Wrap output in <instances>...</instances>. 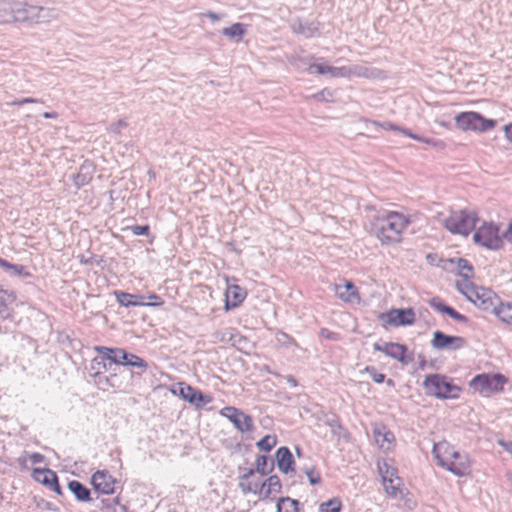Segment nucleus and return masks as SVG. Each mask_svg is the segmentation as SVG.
<instances>
[{"label": "nucleus", "mask_w": 512, "mask_h": 512, "mask_svg": "<svg viewBox=\"0 0 512 512\" xmlns=\"http://www.w3.org/2000/svg\"><path fill=\"white\" fill-rule=\"evenodd\" d=\"M410 223L409 217L402 213L383 211L372 218L369 232L382 245H395L402 242L403 232Z\"/></svg>", "instance_id": "nucleus-1"}, {"label": "nucleus", "mask_w": 512, "mask_h": 512, "mask_svg": "<svg viewBox=\"0 0 512 512\" xmlns=\"http://www.w3.org/2000/svg\"><path fill=\"white\" fill-rule=\"evenodd\" d=\"M94 350L99 354H105L107 358L115 365L129 366L135 368L132 377L142 376L149 368V364L143 358L133 353L127 352L123 348H110L106 346H95Z\"/></svg>", "instance_id": "nucleus-2"}, {"label": "nucleus", "mask_w": 512, "mask_h": 512, "mask_svg": "<svg viewBox=\"0 0 512 512\" xmlns=\"http://www.w3.org/2000/svg\"><path fill=\"white\" fill-rule=\"evenodd\" d=\"M433 455L442 468L448 470L458 477L466 476L471 472V461L465 452L455 451L453 448H446L444 456L438 453L437 445L434 446Z\"/></svg>", "instance_id": "nucleus-3"}, {"label": "nucleus", "mask_w": 512, "mask_h": 512, "mask_svg": "<svg viewBox=\"0 0 512 512\" xmlns=\"http://www.w3.org/2000/svg\"><path fill=\"white\" fill-rule=\"evenodd\" d=\"M423 387L426 394L438 399H457L460 387L453 384L447 376L442 374H429L425 376Z\"/></svg>", "instance_id": "nucleus-4"}, {"label": "nucleus", "mask_w": 512, "mask_h": 512, "mask_svg": "<svg viewBox=\"0 0 512 512\" xmlns=\"http://www.w3.org/2000/svg\"><path fill=\"white\" fill-rule=\"evenodd\" d=\"M478 216L476 212L463 209L454 211L449 217L444 219V227L453 234H461L467 236L476 226Z\"/></svg>", "instance_id": "nucleus-5"}, {"label": "nucleus", "mask_w": 512, "mask_h": 512, "mask_svg": "<svg viewBox=\"0 0 512 512\" xmlns=\"http://www.w3.org/2000/svg\"><path fill=\"white\" fill-rule=\"evenodd\" d=\"M471 293L459 288V292L463 294L468 301L473 303L477 308L491 312L495 315L500 298L490 289L483 287H470Z\"/></svg>", "instance_id": "nucleus-6"}, {"label": "nucleus", "mask_w": 512, "mask_h": 512, "mask_svg": "<svg viewBox=\"0 0 512 512\" xmlns=\"http://www.w3.org/2000/svg\"><path fill=\"white\" fill-rule=\"evenodd\" d=\"M456 126L463 130H471L477 132H486L493 129L497 121L487 119L482 114L474 111L462 112L455 117Z\"/></svg>", "instance_id": "nucleus-7"}, {"label": "nucleus", "mask_w": 512, "mask_h": 512, "mask_svg": "<svg viewBox=\"0 0 512 512\" xmlns=\"http://www.w3.org/2000/svg\"><path fill=\"white\" fill-rule=\"evenodd\" d=\"M475 244L485 247L489 250H500L503 248V236L499 235V228L494 224H484L479 227L474 235Z\"/></svg>", "instance_id": "nucleus-8"}, {"label": "nucleus", "mask_w": 512, "mask_h": 512, "mask_svg": "<svg viewBox=\"0 0 512 512\" xmlns=\"http://www.w3.org/2000/svg\"><path fill=\"white\" fill-rule=\"evenodd\" d=\"M507 379L502 374H478L470 381V387L481 393L498 392L503 390Z\"/></svg>", "instance_id": "nucleus-9"}, {"label": "nucleus", "mask_w": 512, "mask_h": 512, "mask_svg": "<svg viewBox=\"0 0 512 512\" xmlns=\"http://www.w3.org/2000/svg\"><path fill=\"white\" fill-rule=\"evenodd\" d=\"M379 320L383 326H407L415 322V312L412 308L391 309L387 312L380 313Z\"/></svg>", "instance_id": "nucleus-10"}, {"label": "nucleus", "mask_w": 512, "mask_h": 512, "mask_svg": "<svg viewBox=\"0 0 512 512\" xmlns=\"http://www.w3.org/2000/svg\"><path fill=\"white\" fill-rule=\"evenodd\" d=\"M220 414L229 419L241 433L251 432L254 428L252 417L236 407L226 406L221 409Z\"/></svg>", "instance_id": "nucleus-11"}, {"label": "nucleus", "mask_w": 512, "mask_h": 512, "mask_svg": "<svg viewBox=\"0 0 512 512\" xmlns=\"http://www.w3.org/2000/svg\"><path fill=\"white\" fill-rule=\"evenodd\" d=\"M373 348L375 351L383 352L387 356L399 361L403 365H408L413 361L412 356L406 355L408 348L404 344L395 342H384L381 344L379 342H375L373 344Z\"/></svg>", "instance_id": "nucleus-12"}, {"label": "nucleus", "mask_w": 512, "mask_h": 512, "mask_svg": "<svg viewBox=\"0 0 512 512\" xmlns=\"http://www.w3.org/2000/svg\"><path fill=\"white\" fill-rule=\"evenodd\" d=\"M466 345L465 338L461 336L447 335L442 331H435L431 346L437 350H459Z\"/></svg>", "instance_id": "nucleus-13"}, {"label": "nucleus", "mask_w": 512, "mask_h": 512, "mask_svg": "<svg viewBox=\"0 0 512 512\" xmlns=\"http://www.w3.org/2000/svg\"><path fill=\"white\" fill-rule=\"evenodd\" d=\"M91 483L96 491L102 494H113L116 480L107 471L98 470L92 475Z\"/></svg>", "instance_id": "nucleus-14"}, {"label": "nucleus", "mask_w": 512, "mask_h": 512, "mask_svg": "<svg viewBox=\"0 0 512 512\" xmlns=\"http://www.w3.org/2000/svg\"><path fill=\"white\" fill-rule=\"evenodd\" d=\"M113 364L114 363H112L105 354H101V357H95L91 360L90 370L94 371V377H99V382H101L103 379L111 387H114L115 384L113 383V379L115 378L116 374H112L110 377L102 376V370H110Z\"/></svg>", "instance_id": "nucleus-15"}, {"label": "nucleus", "mask_w": 512, "mask_h": 512, "mask_svg": "<svg viewBox=\"0 0 512 512\" xmlns=\"http://www.w3.org/2000/svg\"><path fill=\"white\" fill-rule=\"evenodd\" d=\"M356 76L366 79H380L384 77L382 70L370 66L354 64L345 66V77Z\"/></svg>", "instance_id": "nucleus-16"}, {"label": "nucleus", "mask_w": 512, "mask_h": 512, "mask_svg": "<svg viewBox=\"0 0 512 512\" xmlns=\"http://www.w3.org/2000/svg\"><path fill=\"white\" fill-rule=\"evenodd\" d=\"M429 306L442 313V314H446L448 315L449 317H451L452 319L460 322V323H465L467 324L469 322V319L467 316L459 313L458 311H456L453 307L447 305L440 297H433L432 299L429 300Z\"/></svg>", "instance_id": "nucleus-17"}, {"label": "nucleus", "mask_w": 512, "mask_h": 512, "mask_svg": "<svg viewBox=\"0 0 512 512\" xmlns=\"http://www.w3.org/2000/svg\"><path fill=\"white\" fill-rule=\"evenodd\" d=\"M247 291L245 288L236 284L228 285L225 292V309L230 310L238 307L246 298Z\"/></svg>", "instance_id": "nucleus-18"}, {"label": "nucleus", "mask_w": 512, "mask_h": 512, "mask_svg": "<svg viewBox=\"0 0 512 512\" xmlns=\"http://www.w3.org/2000/svg\"><path fill=\"white\" fill-rule=\"evenodd\" d=\"M40 9L41 6L37 5L27 3L19 4V7L13 9L14 17L19 21H34L40 23Z\"/></svg>", "instance_id": "nucleus-19"}, {"label": "nucleus", "mask_w": 512, "mask_h": 512, "mask_svg": "<svg viewBox=\"0 0 512 512\" xmlns=\"http://www.w3.org/2000/svg\"><path fill=\"white\" fill-rule=\"evenodd\" d=\"M117 302L124 307H135V306H161L164 301L155 303H144L142 301L143 296L130 294L124 291H114Z\"/></svg>", "instance_id": "nucleus-20"}, {"label": "nucleus", "mask_w": 512, "mask_h": 512, "mask_svg": "<svg viewBox=\"0 0 512 512\" xmlns=\"http://www.w3.org/2000/svg\"><path fill=\"white\" fill-rule=\"evenodd\" d=\"M276 460L278 469L288 474L290 472H295V460L293 454L290 449L286 446H281L276 451Z\"/></svg>", "instance_id": "nucleus-21"}, {"label": "nucleus", "mask_w": 512, "mask_h": 512, "mask_svg": "<svg viewBox=\"0 0 512 512\" xmlns=\"http://www.w3.org/2000/svg\"><path fill=\"white\" fill-rule=\"evenodd\" d=\"M291 28L294 33L303 35L306 38L314 37L319 33V25L314 21L309 22L296 19L291 24Z\"/></svg>", "instance_id": "nucleus-22"}, {"label": "nucleus", "mask_w": 512, "mask_h": 512, "mask_svg": "<svg viewBox=\"0 0 512 512\" xmlns=\"http://www.w3.org/2000/svg\"><path fill=\"white\" fill-rule=\"evenodd\" d=\"M186 394L187 397H185V401L193 405L196 409H201L205 405L213 401V397L211 395L204 394L203 392L192 386H190V388H187Z\"/></svg>", "instance_id": "nucleus-23"}, {"label": "nucleus", "mask_w": 512, "mask_h": 512, "mask_svg": "<svg viewBox=\"0 0 512 512\" xmlns=\"http://www.w3.org/2000/svg\"><path fill=\"white\" fill-rule=\"evenodd\" d=\"M33 476L37 482L42 483L49 489L53 486L55 482L58 481L57 474L49 468H35L33 470Z\"/></svg>", "instance_id": "nucleus-24"}, {"label": "nucleus", "mask_w": 512, "mask_h": 512, "mask_svg": "<svg viewBox=\"0 0 512 512\" xmlns=\"http://www.w3.org/2000/svg\"><path fill=\"white\" fill-rule=\"evenodd\" d=\"M68 489L79 502H89L91 500L90 490L80 481L71 480L68 482Z\"/></svg>", "instance_id": "nucleus-25"}, {"label": "nucleus", "mask_w": 512, "mask_h": 512, "mask_svg": "<svg viewBox=\"0 0 512 512\" xmlns=\"http://www.w3.org/2000/svg\"><path fill=\"white\" fill-rule=\"evenodd\" d=\"M277 512H303L301 503L290 497H281L276 504Z\"/></svg>", "instance_id": "nucleus-26"}, {"label": "nucleus", "mask_w": 512, "mask_h": 512, "mask_svg": "<svg viewBox=\"0 0 512 512\" xmlns=\"http://www.w3.org/2000/svg\"><path fill=\"white\" fill-rule=\"evenodd\" d=\"M344 291L340 285H336V295L345 302H353L355 298L359 299V294L355 285L351 281H346Z\"/></svg>", "instance_id": "nucleus-27"}, {"label": "nucleus", "mask_w": 512, "mask_h": 512, "mask_svg": "<svg viewBox=\"0 0 512 512\" xmlns=\"http://www.w3.org/2000/svg\"><path fill=\"white\" fill-rule=\"evenodd\" d=\"M93 178V169L90 164L80 166L78 173L74 177V184L77 188L87 185Z\"/></svg>", "instance_id": "nucleus-28"}, {"label": "nucleus", "mask_w": 512, "mask_h": 512, "mask_svg": "<svg viewBox=\"0 0 512 512\" xmlns=\"http://www.w3.org/2000/svg\"><path fill=\"white\" fill-rule=\"evenodd\" d=\"M282 485L278 476L272 475L266 481L261 484V493L264 491V497H269L272 493H279Z\"/></svg>", "instance_id": "nucleus-29"}, {"label": "nucleus", "mask_w": 512, "mask_h": 512, "mask_svg": "<svg viewBox=\"0 0 512 512\" xmlns=\"http://www.w3.org/2000/svg\"><path fill=\"white\" fill-rule=\"evenodd\" d=\"M310 69H314L318 74L324 75L329 73L332 77H345V66L334 67L324 64H313Z\"/></svg>", "instance_id": "nucleus-30"}, {"label": "nucleus", "mask_w": 512, "mask_h": 512, "mask_svg": "<svg viewBox=\"0 0 512 512\" xmlns=\"http://www.w3.org/2000/svg\"><path fill=\"white\" fill-rule=\"evenodd\" d=\"M397 480V484H394V479L388 478V476H383V486L386 491V493L392 497L397 498L399 496H402V489L400 488L401 479L399 477L395 478Z\"/></svg>", "instance_id": "nucleus-31"}, {"label": "nucleus", "mask_w": 512, "mask_h": 512, "mask_svg": "<svg viewBox=\"0 0 512 512\" xmlns=\"http://www.w3.org/2000/svg\"><path fill=\"white\" fill-rule=\"evenodd\" d=\"M246 29L243 23H234L230 27H225L221 30V33L230 38L235 39L237 42L240 41L245 34Z\"/></svg>", "instance_id": "nucleus-32"}, {"label": "nucleus", "mask_w": 512, "mask_h": 512, "mask_svg": "<svg viewBox=\"0 0 512 512\" xmlns=\"http://www.w3.org/2000/svg\"><path fill=\"white\" fill-rule=\"evenodd\" d=\"M495 315L504 323L512 325V304L499 302Z\"/></svg>", "instance_id": "nucleus-33"}, {"label": "nucleus", "mask_w": 512, "mask_h": 512, "mask_svg": "<svg viewBox=\"0 0 512 512\" xmlns=\"http://www.w3.org/2000/svg\"><path fill=\"white\" fill-rule=\"evenodd\" d=\"M274 469V461L265 455H260L256 460V471L261 475H267Z\"/></svg>", "instance_id": "nucleus-34"}, {"label": "nucleus", "mask_w": 512, "mask_h": 512, "mask_svg": "<svg viewBox=\"0 0 512 512\" xmlns=\"http://www.w3.org/2000/svg\"><path fill=\"white\" fill-rule=\"evenodd\" d=\"M458 274L466 280H469L473 276L472 264L464 258L457 259Z\"/></svg>", "instance_id": "nucleus-35"}, {"label": "nucleus", "mask_w": 512, "mask_h": 512, "mask_svg": "<svg viewBox=\"0 0 512 512\" xmlns=\"http://www.w3.org/2000/svg\"><path fill=\"white\" fill-rule=\"evenodd\" d=\"M342 503L339 498H332L326 502L321 503L319 512H340Z\"/></svg>", "instance_id": "nucleus-36"}, {"label": "nucleus", "mask_w": 512, "mask_h": 512, "mask_svg": "<svg viewBox=\"0 0 512 512\" xmlns=\"http://www.w3.org/2000/svg\"><path fill=\"white\" fill-rule=\"evenodd\" d=\"M276 444L277 438L274 435H266L256 443L257 447L265 452L271 451Z\"/></svg>", "instance_id": "nucleus-37"}, {"label": "nucleus", "mask_w": 512, "mask_h": 512, "mask_svg": "<svg viewBox=\"0 0 512 512\" xmlns=\"http://www.w3.org/2000/svg\"><path fill=\"white\" fill-rule=\"evenodd\" d=\"M40 13V22H48L51 19H56L59 14L57 9L44 6H41Z\"/></svg>", "instance_id": "nucleus-38"}, {"label": "nucleus", "mask_w": 512, "mask_h": 512, "mask_svg": "<svg viewBox=\"0 0 512 512\" xmlns=\"http://www.w3.org/2000/svg\"><path fill=\"white\" fill-rule=\"evenodd\" d=\"M9 266L10 267H5V270L11 275L24 277L30 276V274L25 271V266L23 265L12 264L9 262Z\"/></svg>", "instance_id": "nucleus-39"}, {"label": "nucleus", "mask_w": 512, "mask_h": 512, "mask_svg": "<svg viewBox=\"0 0 512 512\" xmlns=\"http://www.w3.org/2000/svg\"><path fill=\"white\" fill-rule=\"evenodd\" d=\"M308 481L311 485H319L322 482V477L318 469L316 467L311 466L309 468V473H307Z\"/></svg>", "instance_id": "nucleus-40"}, {"label": "nucleus", "mask_w": 512, "mask_h": 512, "mask_svg": "<svg viewBox=\"0 0 512 512\" xmlns=\"http://www.w3.org/2000/svg\"><path fill=\"white\" fill-rule=\"evenodd\" d=\"M364 371L370 375L372 380L376 383H383L385 381V374L379 373L374 366H366Z\"/></svg>", "instance_id": "nucleus-41"}, {"label": "nucleus", "mask_w": 512, "mask_h": 512, "mask_svg": "<svg viewBox=\"0 0 512 512\" xmlns=\"http://www.w3.org/2000/svg\"><path fill=\"white\" fill-rule=\"evenodd\" d=\"M334 91L329 88H324L321 91L315 93L313 98L318 101H332L334 97Z\"/></svg>", "instance_id": "nucleus-42"}, {"label": "nucleus", "mask_w": 512, "mask_h": 512, "mask_svg": "<svg viewBox=\"0 0 512 512\" xmlns=\"http://www.w3.org/2000/svg\"><path fill=\"white\" fill-rule=\"evenodd\" d=\"M379 471L383 476H388V478H396L397 476V469L393 466L388 465L387 463H384L383 466H379Z\"/></svg>", "instance_id": "nucleus-43"}, {"label": "nucleus", "mask_w": 512, "mask_h": 512, "mask_svg": "<svg viewBox=\"0 0 512 512\" xmlns=\"http://www.w3.org/2000/svg\"><path fill=\"white\" fill-rule=\"evenodd\" d=\"M191 385L185 383V382H180L178 383V388L177 389H172L171 392L174 394V395H178L180 398H182L183 400H185V397H187V388H190Z\"/></svg>", "instance_id": "nucleus-44"}, {"label": "nucleus", "mask_w": 512, "mask_h": 512, "mask_svg": "<svg viewBox=\"0 0 512 512\" xmlns=\"http://www.w3.org/2000/svg\"><path fill=\"white\" fill-rule=\"evenodd\" d=\"M130 229L133 232V234L136 236H140V235L147 236L150 232L149 225H134V226H131Z\"/></svg>", "instance_id": "nucleus-45"}, {"label": "nucleus", "mask_w": 512, "mask_h": 512, "mask_svg": "<svg viewBox=\"0 0 512 512\" xmlns=\"http://www.w3.org/2000/svg\"><path fill=\"white\" fill-rule=\"evenodd\" d=\"M11 309L6 304V301L1 297L0 298V317L3 319H8L11 317Z\"/></svg>", "instance_id": "nucleus-46"}, {"label": "nucleus", "mask_w": 512, "mask_h": 512, "mask_svg": "<svg viewBox=\"0 0 512 512\" xmlns=\"http://www.w3.org/2000/svg\"><path fill=\"white\" fill-rule=\"evenodd\" d=\"M399 132L403 133L404 135L416 140V141H419V142H424V143H427V144H430L431 143V140L430 139H424L423 137L417 135V134H414L412 133L409 129H406V128H401L399 129Z\"/></svg>", "instance_id": "nucleus-47"}, {"label": "nucleus", "mask_w": 512, "mask_h": 512, "mask_svg": "<svg viewBox=\"0 0 512 512\" xmlns=\"http://www.w3.org/2000/svg\"><path fill=\"white\" fill-rule=\"evenodd\" d=\"M239 487L240 489L242 490V492L244 494H248V493H254V494H260L261 491H259L257 488H253V485L252 483H245V481H240L239 482Z\"/></svg>", "instance_id": "nucleus-48"}, {"label": "nucleus", "mask_w": 512, "mask_h": 512, "mask_svg": "<svg viewBox=\"0 0 512 512\" xmlns=\"http://www.w3.org/2000/svg\"><path fill=\"white\" fill-rule=\"evenodd\" d=\"M41 101L39 99H36V98H31V97H27V98H21V99H15L13 100L10 105L12 106H22L24 104H29V103H40Z\"/></svg>", "instance_id": "nucleus-49"}, {"label": "nucleus", "mask_w": 512, "mask_h": 512, "mask_svg": "<svg viewBox=\"0 0 512 512\" xmlns=\"http://www.w3.org/2000/svg\"><path fill=\"white\" fill-rule=\"evenodd\" d=\"M126 126L127 123L124 120H118L116 123L111 125V131L115 133H120L121 129Z\"/></svg>", "instance_id": "nucleus-50"}, {"label": "nucleus", "mask_w": 512, "mask_h": 512, "mask_svg": "<svg viewBox=\"0 0 512 512\" xmlns=\"http://www.w3.org/2000/svg\"><path fill=\"white\" fill-rule=\"evenodd\" d=\"M321 336L331 339V340H337V334L328 330L327 328H322L320 331Z\"/></svg>", "instance_id": "nucleus-51"}, {"label": "nucleus", "mask_w": 512, "mask_h": 512, "mask_svg": "<svg viewBox=\"0 0 512 512\" xmlns=\"http://www.w3.org/2000/svg\"><path fill=\"white\" fill-rule=\"evenodd\" d=\"M502 129L504 131L506 139L509 142H512V122L507 125H504Z\"/></svg>", "instance_id": "nucleus-52"}, {"label": "nucleus", "mask_w": 512, "mask_h": 512, "mask_svg": "<svg viewBox=\"0 0 512 512\" xmlns=\"http://www.w3.org/2000/svg\"><path fill=\"white\" fill-rule=\"evenodd\" d=\"M375 125H379L378 122H373ZM380 126L384 129H387V130H395V131H399V129H401L400 127L396 126L395 124H392L390 122H384L382 124H380Z\"/></svg>", "instance_id": "nucleus-53"}, {"label": "nucleus", "mask_w": 512, "mask_h": 512, "mask_svg": "<svg viewBox=\"0 0 512 512\" xmlns=\"http://www.w3.org/2000/svg\"><path fill=\"white\" fill-rule=\"evenodd\" d=\"M30 459H31L32 463H34V464L41 463L44 460V456L40 453H33L30 456Z\"/></svg>", "instance_id": "nucleus-54"}, {"label": "nucleus", "mask_w": 512, "mask_h": 512, "mask_svg": "<svg viewBox=\"0 0 512 512\" xmlns=\"http://www.w3.org/2000/svg\"><path fill=\"white\" fill-rule=\"evenodd\" d=\"M503 238L512 243V222L509 224L507 230L503 234Z\"/></svg>", "instance_id": "nucleus-55"}, {"label": "nucleus", "mask_w": 512, "mask_h": 512, "mask_svg": "<svg viewBox=\"0 0 512 512\" xmlns=\"http://www.w3.org/2000/svg\"><path fill=\"white\" fill-rule=\"evenodd\" d=\"M499 444L510 454H512V441L500 440Z\"/></svg>", "instance_id": "nucleus-56"}, {"label": "nucleus", "mask_w": 512, "mask_h": 512, "mask_svg": "<svg viewBox=\"0 0 512 512\" xmlns=\"http://www.w3.org/2000/svg\"><path fill=\"white\" fill-rule=\"evenodd\" d=\"M255 470L254 469H247L246 473H244L242 476H240V481H246L248 480L253 474Z\"/></svg>", "instance_id": "nucleus-57"}, {"label": "nucleus", "mask_w": 512, "mask_h": 512, "mask_svg": "<svg viewBox=\"0 0 512 512\" xmlns=\"http://www.w3.org/2000/svg\"><path fill=\"white\" fill-rule=\"evenodd\" d=\"M52 491H54L57 495H63V491L61 486L59 485V482H55L53 486L50 488Z\"/></svg>", "instance_id": "nucleus-58"}, {"label": "nucleus", "mask_w": 512, "mask_h": 512, "mask_svg": "<svg viewBox=\"0 0 512 512\" xmlns=\"http://www.w3.org/2000/svg\"><path fill=\"white\" fill-rule=\"evenodd\" d=\"M281 336L284 338V341L283 343L285 345H289V344H292L294 342V339L292 337H290L288 334L286 333H281Z\"/></svg>", "instance_id": "nucleus-59"}, {"label": "nucleus", "mask_w": 512, "mask_h": 512, "mask_svg": "<svg viewBox=\"0 0 512 512\" xmlns=\"http://www.w3.org/2000/svg\"><path fill=\"white\" fill-rule=\"evenodd\" d=\"M470 287H475V286L472 285L471 283H469V284H465L464 287H462L459 283H457V289L458 290L460 288L461 290H464V291H466L468 293H471V288Z\"/></svg>", "instance_id": "nucleus-60"}, {"label": "nucleus", "mask_w": 512, "mask_h": 512, "mask_svg": "<svg viewBox=\"0 0 512 512\" xmlns=\"http://www.w3.org/2000/svg\"><path fill=\"white\" fill-rule=\"evenodd\" d=\"M286 380L291 387H296L298 385L297 380L291 375L287 376Z\"/></svg>", "instance_id": "nucleus-61"}, {"label": "nucleus", "mask_w": 512, "mask_h": 512, "mask_svg": "<svg viewBox=\"0 0 512 512\" xmlns=\"http://www.w3.org/2000/svg\"><path fill=\"white\" fill-rule=\"evenodd\" d=\"M205 15L213 21H217L220 19L219 15L212 11L207 12Z\"/></svg>", "instance_id": "nucleus-62"}, {"label": "nucleus", "mask_w": 512, "mask_h": 512, "mask_svg": "<svg viewBox=\"0 0 512 512\" xmlns=\"http://www.w3.org/2000/svg\"><path fill=\"white\" fill-rule=\"evenodd\" d=\"M148 298H149L150 300H153V302H152V303H155V302H161V301H163V300L161 299V297H160V296H158L157 294H150Z\"/></svg>", "instance_id": "nucleus-63"}, {"label": "nucleus", "mask_w": 512, "mask_h": 512, "mask_svg": "<svg viewBox=\"0 0 512 512\" xmlns=\"http://www.w3.org/2000/svg\"><path fill=\"white\" fill-rule=\"evenodd\" d=\"M392 439H394V435L392 432H387L384 434V440L390 442Z\"/></svg>", "instance_id": "nucleus-64"}]
</instances>
